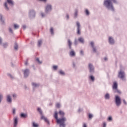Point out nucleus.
<instances>
[{
    "mask_svg": "<svg viewBox=\"0 0 127 127\" xmlns=\"http://www.w3.org/2000/svg\"><path fill=\"white\" fill-rule=\"evenodd\" d=\"M6 100L7 103H8V104H11L12 103V98H11L10 94H8L6 95Z\"/></svg>",
    "mask_w": 127,
    "mask_h": 127,
    "instance_id": "13",
    "label": "nucleus"
},
{
    "mask_svg": "<svg viewBox=\"0 0 127 127\" xmlns=\"http://www.w3.org/2000/svg\"><path fill=\"white\" fill-rule=\"evenodd\" d=\"M50 32H51V34L52 35H54V29H53V27H51L50 28Z\"/></svg>",
    "mask_w": 127,
    "mask_h": 127,
    "instance_id": "32",
    "label": "nucleus"
},
{
    "mask_svg": "<svg viewBox=\"0 0 127 127\" xmlns=\"http://www.w3.org/2000/svg\"><path fill=\"white\" fill-rule=\"evenodd\" d=\"M27 64H28V63L27 62V61H26V62L25 63V65H27Z\"/></svg>",
    "mask_w": 127,
    "mask_h": 127,
    "instance_id": "60",
    "label": "nucleus"
},
{
    "mask_svg": "<svg viewBox=\"0 0 127 127\" xmlns=\"http://www.w3.org/2000/svg\"><path fill=\"white\" fill-rule=\"evenodd\" d=\"M23 72L24 73V76L25 78L28 77V75H29V69H26L23 70Z\"/></svg>",
    "mask_w": 127,
    "mask_h": 127,
    "instance_id": "16",
    "label": "nucleus"
},
{
    "mask_svg": "<svg viewBox=\"0 0 127 127\" xmlns=\"http://www.w3.org/2000/svg\"><path fill=\"white\" fill-rule=\"evenodd\" d=\"M42 45V40H40L38 41V46L39 47H40V46H41V45Z\"/></svg>",
    "mask_w": 127,
    "mask_h": 127,
    "instance_id": "30",
    "label": "nucleus"
},
{
    "mask_svg": "<svg viewBox=\"0 0 127 127\" xmlns=\"http://www.w3.org/2000/svg\"><path fill=\"white\" fill-rule=\"evenodd\" d=\"M54 118L56 119L57 123L59 125L60 127H65L66 125L65 124V122L67 121L66 118L62 117V118H58V113L57 111L55 112L54 114Z\"/></svg>",
    "mask_w": 127,
    "mask_h": 127,
    "instance_id": "2",
    "label": "nucleus"
},
{
    "mask_svg": "<svg viewBox=\"0 0 127 127\" xmlns=\"http://www.w3.org/2000/svg\"><path fill=\"white\" fill-rule=\"evenodd\" d=\"M74 18H77L78 17V9H76L74 11Z\"/></svg>",
    "mask_w": 127,
    "mask_h": 127,
    "instance_id": "25",
    "label": "nucleus"
},
{
    "mask_svg": "<svg viewBox=\"0 0 127 127\" xmlns=\"http://www.w3.org/2000/svg\"><path fill=\"white\" fill-rule=\"evenodd\" d=\"M3 40L1 37H0V45H1L3 43H2Z\"/></svg>",
    "mask_w": 127,
    "mask_h": 127,
    "instance_id": "49",
    "label": "nucleus"
},
{
    "mask_svg": "<svg viewBox=\"0 0 127 127\" xmlns=\"http://www.w3.org/2000/svg\"><path fill=\"white\" fill-rule=\"evenodd\" d=\"M36 61L38 62L39 64H41L42 63V62L39 61V59L37 58Z\"/></svg>",
    "mask_w": 127,
    "mask_h": 127,
    "instance_id": "47",
    "label": "nucleus"
},
{
    "mask_svg": "<svg viewBox=\"0 0 127 127\" xmlns=\"http://www.w3.org/2000/svg\"><path fill=\"white\" fill-rule=\"evenodd\" d=\"M12 115H15L16 114V109L15 108L12 109Z\"/></svg>",
    "mask_w": 127,
    "mask_h": 127,
    "instance_id": "35",
    "label": "nucleus"
},
{
    "mask_svg": "<svg viewBox=\"0 0 127 127\" xmlns=\"http://www.w3.org/2000/svg\"><path fill=\"white\" fill-rule=\"evenodd\" d=\"M14 49L15 50H17L18 49V45H17L16 43L15 44Z\"/></svg>",
    "mask_w": 127,
    "mask_h": 127,
    "instance_id": "43",
    "label": "nucleus"
},
{
    "mask_svg": "<svg viewBox=\"0 0 127 127\" xmlns=\"http://www.w3.org/2000/svg\"><path fill=\"white\" fill-rule=\"evenodd\" d=\"M82 127H88L87 123H83Z\"/></svg>",
    "mask_w": 127,
    "mask_h": 127,
    "instance_id": "53",
    "label": "nucleus"
},
{
    "mask_svg": "<svg viewBox=\"0 0 127 127\" xmlns=\"http://www.w3.org/2000/svg\"><path fill=\"white\" fill-rule=\"evenodd\" d=\"M22 28L23 29H26V25H22Z\"/></svg>",
    "mask_w": 127,
    "mask_h": 127,
    "instance_id": "55",
    "label": "nucleus"
},
{
    "mask_svg": "<svg viewBox=\"0 0 127 127\" xmlns=\"http://www.w3.org/2000/svg\"><path fill=\"white\" fill-rule=\"evenodd\" d=\"M118 77L122 81H126L127 80V78H126V73L125 72V71L122 69L118 72Z\"/></svg>",
    "mask_w": 127,
    "mask_h": 127,
    "instance_id": "3",
    "label": "nucleus"
},
{
    "mask_svg": "<svg viewBox=\"0 0 127 127\" xmlns=\"http://www.w3.org/2000/svg\"><path fill=\"white\" fill-rule=\"evenodd\" d=\"M72 44H73V43H72V41H71V40L68 39L67 40V45H68L69 49H72Z\"/></svg>",
    "mask_w": 127,
    "mask_h": 127,
    "instance_id": "18",
    "label": "nucleus"
},
{
    "mask_svg": "<svg viewBox=\"0 0 127 127\" xmlns=\"http://www.w3.org/2000/svg\"><path fill=\"white\" fill-rule=\"evenodd\" d=\"M41 1H44V2H46V1H47V0H39Z\"/></svg>",
    "mask_w": 127,
    "mask_h": 127,
    "instance_id": "58",
    "label": "nucleus"
},
{
    "mask_svg": "<svg viewBox=\"0 0 127 127\" xmlns=\"http://www.w3.org/2000/svg\"><path fill=\"white\" fill-rule=\"evenodd\" d=\"M76 24L77 34L80 35V34H81V24L79 23V21H76Z\"/></svg>",
    "mask_w": 127,
    "mask_h": 127,
    "instance_id": "9",
    "label": "nucleus"
},
{
    "mask_svg": "<svg viewBox=\"0 0 127 127\" xmlns=\"http://www.w3.org/2000/svg\"><path fill=\"white\" fill-rule=\"evenodd\" d=\"M123 103L124 105H127V101L125 99H123Z\"/></svg>",
    "mask_w": 127,
    "mask_h": 127,
    "instance_id": "56",
    "label": "nucleus"
},
{
    "mask_svg": "<svg viewBox=\"0 0 127 127\" xmlns=\"http://www.w3.org/2000/svg\"><path fill=\"white\" fill-rule=\"evenodd\" d=\"M88 119H89V120H92V119H93L94 115H93V114H91V113H89L88 115Z\"/></svg>",
    "mask_w": 127,
    "mask_h": 127,
    "instance_id": "28",
    "label": "nucleus"
},
{
    "mask_svg": "<svg viewBox=\"0 0 127 127\" xmlns=\"http://www.w3.org/2000/svg\"><path fill=\"white\" fill-rule=\"evenodd\" d=\"M82 111H83V109H82V108H79L78 110V113H81V112H82Z\"/></svg>",
    "mask_w": 127,
    "mask_h": 127,
    "instance_id": "54",
    "label": "nucleus"
},
{
    "mask_svg": "<svg viewBox=\"0 0 127 127\" xmlns=\"http://www.w3.org/2000/svg\"><path fill=\"white\" fill-rule=\"evenodd\" d=\"M78 41L80 42V43H81V44H84L85 43V40L84 39V38L83 37H79L78 38Z\"/></svg>",
    "mask_w": 127,
    "mask_h": 127,
    "instance_id": "20",
    "label": "nucleus"
},
{
    "mask_svg": "<svg viewBox=\"0 0 127 127\" xmlns=\"http://www.w3.org/2000/svg\"><path fill=\"white\" fill-rule=\"evenodd\" d=\"M37 111H38V112H39V113H40V115H41V116H43V115H42V110H41V109L38 108L37 109Z\"/></svg>",
    "mask_w": 127,
    "mask_h": 127,
    "instance_id": "40",
    "label": "nucleus"
},
{
    "mask_svg": "<svg viewBox=\"0 0 127 127\" xmlns=\"http://www.w3.org/2000/svg\"><path fill=\"white\" fill-rule=\"evenodd\" d=\"M19 28V25H18L17 24H14V28L15 29H18Z\"/></svg>",
    "mask_w": 127,
    "mask_h": 127,
    "instance_id": "37",
    "label": "nucleus"
},
{
    "mask_svg": "<svg viewBox=\"0 0 127 127\" xmlns=\"http://www.w3.org/2000/svg\"><path fill=\"white\" fill-rule=\"evenodd\" d=\"M115 104L117 107H120L122 104V99H121V97L119 95H115Z\"/></svg>",
    "mask_w": 127,
    "mask_h": 127,
    "instance_id": "4",
    "label": "nucleus"
},
{
    "mask_svg": "<svg viewBox=\"0 0 127 127\" xmlns=\"http://www.w3.org/2000/svg\"><path fill=\"white\" fill-rule=\"evenodd\" d=\"M1 46H2L3 48H6V47L8 46V43L7 42L3 43V44L1 45Z\"/></svg>",
    "mask_w": 127,
    "mask_h": 127,
    "instance_id": "24",
    "label": "nucleus"
},
{
    "mask_svg": "<svg viewBox=\"0 0 127 127\" xmlns=\"http://www.w3.org/2000/svg\"><path fill=\"white\" fill-rule=\"evenodd\" d=\"M52 10V5L51 4H47L45 6V13H50Z\"/></svg>",
    "mask_w": 127,
    "mask_h": 127,
    "instance_id": "5",
    "label": "nucleus"
},
{
    "mask_svg": "<svg viewBox=\"0 0 127 127\" xmlns=\"http://www.w3.org/2000/svg\"><path fill=\"white\" fill-rule=\"evenodd\" d=\"M74 45H78V40L76 38L74 39Z\"/></svg>",
    "mask_w": 127,
    "mask_h": 127,
    "instance_id": "44",
    "label": "nucleus"
},
{
    "mask_svg": "<svg viewBox=\"0 0 127 127\" xmlns=\"http://www.w3.org/2000/svg\"><path fill=\"white\" fill-rule=\"evenodd\" d=\"M72 66H73V68H76V67H77V62H72Z\"/></svg>",
    "mask_w": 127,
    "mask_h": 127,
    "instance_id": "36",
    "label": "nucleus"
},
{
    "mask_svg": "<svg viewBox=\"0 0 127 127\" xmlns=\"http://www.w3.org/2000/svg\"><path fill=\"white\" fill-rule=\"evenodd\" d=\"M59 115L61 116V117H64V116L65 115V113H64V112L60 110L59 111Z\"/></svg>",
    "mask_w": 127,
    "mask_h": 127,
    "instance_id": "29",
    "label": "nucleus"
},
{
    "mask_svg": "<svg viewBox=\"0 0 127 127\" xmlns=\"http://www.w3.org/2000/svg\"><path fill=\"white\" fill-rule=\"evenodd\" d=\"M12 96L13 98H14V99H15V98H16V97H17V95L15 93H13L12 95Z\"/></svg>",
    "mask_w": 127,
    "mask_h": 127,
    "instance_id": "51",
    "label": "nucleus"
},
{
    "mask_svg": "<svg viewBox=\"0 0 127 127\" xmlns=\"http://www.w3.org/2000/svg\"><path fill=\"white\" fill-rule=\"evenodd\" d=\"M103 60H104V61H108V58L105 57V58L103 59Z\"/></svg>",
    "mask_w": 127,
    "mask_h": 127,
    "instance_id": "57",
    "label": "nucleus"
},
{
    "mask_svg": "<svg viewBox=\"0 0 127 127\" xmlns=\"http://www.w3.org/2000/svg\"><path fill=\"white\" fill-rule=\"evenodd\" d=\"M9 31L10 32V33H13V32L12 31V29L11 27H9Z\"/></svg>",
    "mask_w": 127,
    "mask_h": 127,
    "instance_id": "52",
    "label": "nucleus"
},
{
    "mask_svg": "<svg viewBox=\"0 0 127 127\" xmlns=\"http://www.w3.org/2000/svg\"><path fill=\"white\" fill-rule=\"evenodd\" d=\"M13 124H14V127H17V125H18V117H15L13 118Z\"/></svg>",
    "mask_w": 127,
    "mask_h": 127,
    "instance_id": "14",
    "label": "nucleus"
},
{
    "mask_svg": "<svg viewBox=\"0 0 127 127\" xmlns=\"http://www.w3.org/2000/svg\"><path fill=\"white\" fill-rule=\"evenodd\" d=\"M36 15V12H35V10H34V9H31L29 10L28 16L29 18H31V19L34 18Z\"/></svg>",
    "mask_w": 127,
    "mask_h": 127,
    "instance_id": "7",
    "label": "nucleus"
},
{
    "mask_svg": "<svg viewBox=\"0 0 127 127\" xmlns=\"http://www.w3.org/2000/svg\"><path fill=\"white\" fill-rule=\"evenodd\" d=\"M107 121L108 122H113V117L112 116H109L107 118Z\"/></svg>",
    "mask_w": 127,
    "mask_h": 127,
    "instance_id": "34",
    "label": "nucleus"
},
{
    "mask_svg": "<svg viewBox=\"0 0 127 127\" xmlns=\"http://www.w3.org/2000/svg\"><path fill=\"white\" fill-rule=\"evenodd\" d=\"M2 99H3V95L2 94H0V104L1 103V101H2Z\"/></svg>",
    "mask_w": 127,
    "mask_h": 127,
    "instance_id": "39",
    "label": "nucleus"
},
{
    "mask_svg": "<svg viewBox=\"0 0 127 127\" xmlns=\"http://www.w3.org/2000/svg\"><path fill=\"white\" fill-rule=\"evenodd\" d=\"M0 22L1 24H4V20L3 19V18L2 17V15L1 14H0Z\"/></svg>",
    "mask_w": 127,
    "mask_h": 127,
    "instance_id": "21",
    "label": "nucleus"
},
{
    "mask_svg": "<svg viewBox=\"0 0 127 127\" xmlns=\"http://www.w3.org/2000/svg\"><path fill=\"white\" fill-rule=\"evenodd\" d=\"M32 85L33 86V87H34V88H36V87H38V86H39V84H38L35 82H32Z\"/></svg>",
    "mask_w": 127,
    "mask_h": 127,
    "instance_id": "27",
    "label": "nucleus"
},
{
    "mask_svg": "<svg viewBox=\"0 0 127 127\" xmlns=\"http://www.w3.org/2000/svg\"><path fill=\"white\" fill-rule=\"evenodd\" d=\"M80 55L81 56H83V55H84V51L83 50H81L80 51Z\"/></svg>",
    "mask_w": 127,
    "mask_h": 127,
    "instance_id": "50",
    "label": "nucleus"
},
{
    "mask_svg": "<svg viewBox=\"0 0 127 127\" xmlns=\"http://www.w3.org/2000/svg\"><path fill=\"white\" fill-rule=\"evenodd\" d=\"M41 119L42 120H44V122H45V123H47L48 125H50V122H49V120H48V119H47V118L43 116V115H42L41 117Z\"/></svg>",
    "mask_w": 127,
    "mask_h": 127,
    "instance_id": "17",
    "label": "nucleus"
},
{
    "mask_svg": "<svg viewBox=\"0 0 127 127\" xmlns=\"http://www.w3.org/2000/svg\"><path fill=\"white\" fill-rule=\"evenodd\" d=\"M53 69L55 71H56V70H57V69H58V66H57V65H53Z\"/></svg>",
    "mask_w": 127,
    "mask_h": 127,
    "instance_id": "38",
    "label": "nucleus"
},
{
    "mask_svg": "<svg viewBox=\"0 0 127 127\" xmlns=\"http://www.w3.org/2000/svg\"><path fill=\"white\" fill-rule=\"evenodd\" d=\"M85 14L86 15H89L90 14V12L89 11V10L87 9H85Z\"/></svg>",
    "mask_w": 127,
    "mask_h": 127,
    "instance_id": "42",
    "label": "nucleus"
},
{
    "mask_svg": "<svg viewBox=\"0 0 127 127\" xmlns=\"http://www.w3.org/2000/svg\"><path fill=\"white\" fill-rule=\"evenodd\" d=\"M102 127H107V122H103Z\"/></svg>",
    "mask_w": 127,
    "mask_h": 127,
    "instance_id": "41",
    "label": "nucleus"
},
{
    "mask_svg": "<svg viewBox=\"0 0 127 127\" xmlns=\"http://www.w3.org/2000/svg\"><path fill=\"white\" fill-rule=\"evenodd\" d=\"M88 69L90 73H91V74L95 73V67H94V65L92 64H89Z\"/></svg>",
    "mask_w": 127,
    "mask_h": 127,
    "instance_id": "11",
    "label": "nucleus"
},
{
    "mask_svg": "<svg viewBox=\"0 0 127 127\" xmlns=\"http://www.w3.org/2000/svg\"><path fill=\"white\" fill-rule=\"evenodd\" d=\"M59 73L60 75H62V76H64V75H65V72H64L62 70H60L59 71Z\"/></svg>",
    "mask_w": 127,
    "mask_h": 127,
    "instance_id": "33",
    "label": "nucleus"
},
{
    "mask_svg": "<svg viewBox=\"0 0 127 127\" xmlns=\"http://www.w3.org/2000/svg\"><path fill=\"white\" fill-rule=\"evenodd\" d=\"M113 89L115 93H117L118 94H121V91L118 89V82H117V81H115L113 82Z\"/></svg>",
    "mask_w": 127,
    "mask_h": 127,
    "instance_id": "6",
    "label": "nucleus"
},
{
    "mask_svg": "<svg viewBox=\"0 0 127 127\" xmlns=\"http://www.w3.org/2000/svg\"><path fill=\"white\" fill-rule=\"evenodd\" d=\"M56 106L57 108H60L61 107V105L60 103H57Z\"/></svg>",
    "mask_w": 127,
    "mask_h": 127,
    "instance_id": "48",
    "label": "nucleus"
},
{
    "mask_svg": "<svg viewBox=\"0 0 127 127\" xmlns=\"http://www.w3.org/2000/svg\"><path fill=\"white\" fill-rule=\"evenodd\" d=\"M12 6H9V4L7 5V7H8V9H9V7H11Z\"/></svg>",
    "mask_w": 127,
    "mask_h": 127,
    "instance_id": "59",
    "label": "nucleus"
},
{
    "mask_svg": "<svg viewBox=\"0 0 127 127\" xmlns=\"http://www.w3.org/2000/svg\"><path fill=\"white\" fill-rule=\"evenodd\" d=\"M88 79L89 80H90V81H91L92 82L95 81V76H94V75H93L92 74L89 75Z\"/></svg>",
    "mask_w": 127,
    "mask_h": 127,
    "instance_id": "19",
    "label": "nucleus"
},
{
    "mask_svg": "<svg viewBox=\"0 0 127 127\" xmlns=\"http://www.w3.org/2000/svg\"><path fill=\"white\" fill-rule=\"evenodd\" d=\"M104 98L105 100H110V98H111V96H110V94L108 93H106L104 96Z\"/></svg>",
    "mask_w": 127,
    "mask_h": 127,
    "instance_id": "23",
    "label": "nucleus"
},
{
    "mask_svg": "<svg viewBox=\"0 0 127 127\" xmlns=\"http://www.w3.org/2000/svg\"><path fill=\"white\" fill-rule=\"evenodd\" d=\"M69 55L70 57H75L76 56V52L73 49H70L69 52Z\"/></svg>",
    "mask_w": 127,
    "mask_h": 127,
    "instance_id": "15",
    "label": "nucleus"
},
{
    "mask_svg": "<svg viewBox=\"0 0 127 127\" xmlns=\"http://www.w3.org/2000/svg\"><path fill=\"white\" fill-rule=\"evenodd\" d=\"M90 44L91 48H92L93 52H94V53H97V48L95 47V42L91 41L90 42Z\"/></svg>",
    "mask_w": 127,
    "mask_h": 127,
    "instance_id": "12",
    "label": "nucleus"
},
{
    "mask_svg": "<svg viewBox=\"0 0 127 127\" xmlns=\"http://www.w3.org/2000/svg\"><path fill=\"white\" fill-rule=\"evenodd\" d=\"M7 76L8 77H9L10 78H11V79H13V76H12V75H11V74L10 73H7Z\"/></svg>",
    "mask_w": 127,
    "mask_h": 127,
    "instance_id": "45",
    "label": "nucleus"
},
{
    "mask_svg": "<svg viewBox=\"0 0 127 127\" xmlns=\"http://www.w3.org/2000/svg\"><path fill=\"white\" fill-rule=\"evenodd\" d=\"M69 18H70L69 14H66L65 15V19H66V20H68V19H69Z\"/></svg>",
    "mask_w": 127,
    "mask_h": 127,
    "instance_id": "46",
    "label": "nucleus"
},
{
    "mask_svg": "<svg viewBox=\"0 0 127 127\" xmlns=\"http://www.w3.org/2000/svg\"><path fill=\"white\" fill-rule=\"evenodd\" d=\"M108 42L110 45H114L115 43H116L115 41V39H114V37L109 36L108 37Z\"/></svg>",
    "mask_w": 127,
    "mask_h": 127,
    "instance_id": "10",
    "label": "nucleus"
},
{
    "mask_svg": "<svg viewBox=\"0 0 127 127\" xmlns=\"http://www.w3.org/2000/svg\"><path fill=\"white\" fill-rule=\"evenodd\" d=\"M33 127H39V125L35 122H33L32 123Z\"/></svg>",
    "mask_w": 127,
    "mask_h": 127,
    "instance_id": "31",
    "label": "nucleus"
},
{
    "mask_svg": "<svg viewBox=\"0 0 127 127\" xmlns=\"http://www.w3.org/2000/svg\"><path fill=\"white\" fill-rule=\"evenodd\" d=\"M113 3H118L117 0H104L103 1V5L108 9L111 10V11H115V7H114Z\"/></svg>",
    "mask_w": 127,
    "mask_h": 127,
    "instance_id": "1",
    "label": "nucleus"
},
{
    "mask_svg": "<svg viewBox=\"0 0 127 127\" xmlns=\"http://www.w3.org/2000/svg\"><path fill=\"white\" fill-rule=\"evenodd\" d=\"M20 118H23V119H26V117H27V114L25 113H21L20 115Z\"/></svg>",
    "mask_w": 127,
    "mask_h": 127,
    "instance_id": "22",
    "label": "nucleus"
},
{
    "mask_svg": "<svg viewBox=\"0 0 127 127\" xmlns=\"http://www.w3.org/2000/svg\"><path fill=\"white\" fill-rule=\"evenodd\" d=\"M40 16L42 17V18H44V17H45V16H46V13H45L44 12H41Z\"/></svg>",
    "mask_w": 127,
    "mask_h": 127,
    "instance_id": "26",
    "label": "nucleus"
},
{
    "mask_svg": "<svg viewBox=\"0 0 127 127\" xmlns=\"http://www.w3.org/2000/svg\"><path fill=\"white\" fill-rule=\"evenodd\" d=\"M13 1L12 0H7V2L4 3V6L7 10H8V7L7 5L9 4V6H12L14 4Z\"/></svg>",
    "mask_w": 127,
    "mask_h": 127,
    "instance_id": "8",
    "label": "nucleus"
}]
</instances>
